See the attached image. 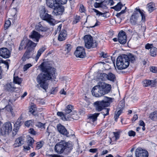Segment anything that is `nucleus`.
<instances>
[{
    "label": "nucleus",
    "instance_id": "1",
    "mask_svg": "<svg viewBox=\"0 0 157 157\" xmlns=\"http://www.w3.org/2000/svg\"><path fill=\"white\" fill-rule=\"evenodd\" d=\"M40 68L42 72L37 76L36 81L40 86L46 91L48 88L49 80L52 76L54 77L55 76L56 70L50 67H44L43 63L40 65Z\"/></svg>",
    "mask_w": 157,
    "mask_h": 157
},
{
    "label": "nucleus",
    "instance_id": "2",
    "mask_svg": "<svg viewBox=\"0 0 157 157\" xmlns=\"http://www.w3.org/2000/svg\"><path fill=\"white\" fill-rule=\"evenodd\" d=\"M47 6L50 8L53 9V14L55 15H60L64 11V8L59 5L56 0H46Z\"/></svg>",
    "mask_w": 157,
    "mask_h": 157
},
{
    "label": "nucleus",
    "instance_id": "3",
    "mask_svg": "<svg viewBox=\"0 0 157 157\" xmlns=\"http://www.w3.org/2000/svg\"><path fill=\"white\" fill-rule=\"evenodd\" d=\"M112 102V99L105 97L104 100L101 101H97L93 103V105L97 111H100L105 107L108 106L110 103Z\"/></svg>",
    "mask_w": 157,
    "mask_h": 157
},
{
    "label": "nucleus",
    "instance_id": "4",
    "mask_svg": "<svg viewBox=\"0 0 157 157\" xmlns=\"http://www.w3.org/2000/svg\"><path fill=\"white\" fill-rule=\"evenodd\" d=\"M127 55H124L118 56L117 59L116 66L117 68L120 70L126 69L129 65V62Z\"/></svg>",
    "mask_w": 157,
    "mask_h": 157
},
{
    "label": "nucleus",
    "instance_id": "5",
    "mask_svg": "<svg viewBox=\"0 0 157 157\" xmlns=\"http://www.w3.org/2000/svg\"><path fill=\"white\" fill-rule=\"evenodd\" d=\"M36 45V43L29 40L26 37H24L21 41L19 49L21 50L24 48H27V50H30L31 48H34Z\"/></svg>",
    "mask_w": 157,
    "mask_h": 157
},
{
    "label": "nucleus",
    "instance_id": "6",
    "mask_svg": "<svg viewBox=\"0 0 157 157\" xmlns=\"http://www.w3.org/2000/svg\"><path fill=\"white\" fill-rule=\"evenodd\" d=\"M136 12H135L132 15L130 18L131 23L133 24H135L137 22L138 18L140 16L141 17L142 21H144L145 19L144 14L139 9L136 8Z\"/></svg>",
    "mask_w": 157,
    "mask_h": 157
},
{
    "label": "nucleus",
    "instance_id": "7",
    "mask_svg": "<svg viewBox=\"0 0 157 157\" xmlns=\"http://www.w3.org/2000/svg\"><path fill=\"white\" fill-rule=\"evenodd\" d=\"M68 144L64 140L57 143L55 147V151L58 154L62 153L67 147H68Z\"/></svg>",
    "mask_w": 157,
    "mask_h": 157
},
{
    "label": "nucleus",
    "instance_id": "8",
    "mask_svg": "<svg viewBox=\"0 0 157 157\" xmlns=\"http://www.w3.org/2000/svg\"><path fill=\"white\" fill-rule=\"evenodd\" d=\"M41 18L44 20L46 21L50 25H54L56 22L55 20L53 18L52 16L47 13L45 9L41 11L40 13Z\"/></svg>",
    "mask_w": 157,
    "mask_h": 157
},
{
    "label": "nucleus",
    "instance_id": "9",
    "mask_svg": "<svg viewBox=\"0 0 157 157\" xmlns=\"http://www.w3.org/2000/svg\"><path fill=\"white\" fill-rule=\"evenodd\" d=\"M84 40L86 47L88 48H95L97 46V43L95 40H93L92 37L90 35L84 36Z\"/></svg>",
    "mask_w": 157,
    "mask_h": 157
},
{
    "label": "nucleus",
    "instance_id": "10",
    "mask_svg": "<svg viewBox=\"0 0 157 157\" xmlns=\"http://www.w3.org/2000/svg\"><path fill=\"white\" fill-rule=\"evenodd\" d=\"M12 124L9 122H7L1 129V133L3 135H8L12 131Z\"/></svg>",
    "mask_w": 157,
    "mask_h": 157
},
{
    "label": "nucleus",
    "instance_id": "11",
    "mask_svg": "<svg viewBox=\"0 0 157 157\" xmlns=\"http://www.w3.org/2000/svg\"><path fill=\"white\" fill-rule=\"evenodd\" d=\"M99 84L104 95L108 93L110 91L111 88L110 85L102 82Z\"/></svg>",
    "mask_w": 157,
    "mask_h": 157
},
{
    "label": "nucleus",
    "instance_id": "12",
    "mask_svg": "<svg viewBox=\"0 0 157 157\" xmlns=\"http://www.w3.org/2000/svg\"><path fill=\"white\" fill-rule=\"evenodd\" d=\"M92 93L93 96L96 97H99L104 95L99 84L93 88L92 90Z\"/></svg>",
    "mask_w": 157,
    "mask_h": 157
},
{
    "label": "nucleus",
    "instance_id": "13",
    "mask_svg": "<svg viewBox=\"0 0 157 157\" xmlns=\"http://www.w3.org/2000/svg\"><path fill=\"white\" fill-rule=\"evenodd\" d=\"M135 155L136 157H148V154L146 150L138 147L135 151Z\"/></svg>",
    "mask_w": 157,
    "mask_h": 157
},
{
    "label": "nucleus",
    "instance_id": "14",
    "mask_svg": "<svg viewBox=\"0 0 157 157\" xmlns=\"http://www.w3.org/2000/svg\"><path fill=\"white\" fill-rule=\"evenodd\" d=\"M76 57L83 58L86 56L84 49L82 47H78L74 53Z\"/></svg>",
    "mask_w": 157,
    "mask_h": 157
},
{
    "label": "nucleus",
    "instance_id": "15",
    "mask_svg": "<svg viewBox=\"0 0 157 157\" xmlns=\"http://www.w3.org/2000/svg\"><path fill=\"white\" fill-rule=\"evenodd\" d=\"M126 36L125 33L121 31L118 34V40L119 42L121 44H124L126 42Z\"/></svg>",
    "mask_w": 157,
    "mask_h": 157
},
{
    "label": "nucleus",
    "instance_id": "16",
    "mask_svg": "<svg viewBox=\"0 0 157 157\" xmlns=\"http://www.w3.org/2000/svg\"><path fill=\"white\" fill-rule=\"evenodd\" d=\"M41 35L37 32L33 31L29 35V37L34 41L38 42Z\"/></svg>",
    "mask_w": 157,
    "mask_h": 157
},
{
    "label": "nucleus",
    "instance_id": "17",
    "mask_svg": "<svg viewBox=\"0 0 157 157\" xmlns=\"http://www.w3.org/2000/svg\"><path fill=\"white\" fill-rule=\"evenodd\" d=\"M10 55V51L6 48H2L0 49V56L4 58L9 57Z\"/></svg>",
    "mask_w": 157,
    "mask_h": 157
},
{
    "label": "nucleus",
    "instance_id": "18",
    "mask_svg": "<svg viewBox=\"0 0 157 157\" xmlns=\"http://www.w3.org/2000/svg\"><path fill=\"white\" fill-rule=\"evenodd\" d=\"M57 128L58 131L60 133L67 136H68L69 133L64 126L60 124H59L57 126Z\"/></svg>",
    "mask_w": 157,
    "mask_h": 157
},
{
    "label": "nucleus",
    "instance_id": "19",
    "mask_svg": "<svg viewBox=\"0 0 157 157\" xmlns=\"http://www.w3.org/2000/svg\"><path fill=\"white\" fill-rule=\"evenodd\" d=\"M24 139L22 137H20L17 138L15 141L14 147H16L21 146L24 144Z\"/></svg>",
    "mask_w": 157,
    "mask_h": 157
},
{
    "label": "nucleus",
    "instance_id": "20",
    "mask_svg": "<svg viewBox=\"0 0 157 157\" xmlns=\"http://www.w3.org/2000/svg\"><path fill=\"white\" fill-rule=\"evenodd\" d=\"M67 34L65 30H63L61 31L58 36V40L59 41L64 40L67 37Z\"/></svg>",
    "mask_w": 157,
    "mask_h": 157
},
{
    "label": "nucleus",
    "instance_id": "21",
    "mask_svg": "<svg viewBox=\"0 0 157 157\" xmlns=\"http://www.w3.org/2000/svg\"><path fill=\"white\" fill-rule=\"evenodd\" d=\"M57 115L59 116L63 121H67L68 120H70L71 118L68 117V116H67V114H64L62 112H58L57 113Z\"/></svg>",
    "mask_w": 157,
    "mask_h": 157
},
{
    "label": "nucleus",
    "instance_id": "22",
    "mask_svg": "<svg viewBox=\"0 0 157 157\" xmlns=\"http://www.w3.org/2000/svg\"><path fill=\"white\" fill-rule=\"evenodd\" d=\"M13 83L11 82L7 83L5 86V88L9 91H15L16 88L13 86Z\"/></svg>",
    "mask_w": 157,
    "mask_h": 157
},
{
    "label": "nucleus",
    "instance_id": "23",
    "mask_svg": "<svg viewBox=\"0 0 157 157\" xmlns=\"http://www.w3.org/2000/svg\"><path fill=\"white\" fill-rule=\"evenodd\" d=\"M73 109V107L71 105H68L66 107L64 111L65 114H67V116H69L70 114H68L72 111Z\"/></svg>",
    "mask_w": 157,
    "mask_h": 157
},
{
    "label": "nucleus",
    "instance_id": "24",
    "mask_svg": "<svg viewBox=\"0 0 157 157\" xmlns=\"http://www.w3.org/2000/svg\"><path fill=\"white\" fill-rule=\"evenodd\" d=\"M22 81V79L18 76H14L13 77V82L14 84L21 86V84Z\"/></svg>",
    "mask_w": 157,
    "mask_h": 157
},
{
    "label": "nucleus",
    "instance_id": "25",
    "mask_svg": "<svg viewBox=\"0 0 157 157\" xmlns=\"http://www.w3.org/2000/svg\"><path fill=\"white\" fill-rule=\"evenodd\" d=\"M150 55L152 57H155L157 55V48L153 47L150 50Z\"/></svg>",
    "mask_w": 157,
    "mask_h": 157
},
{
    "label": "nucleus",
    "instance_id": "26",
    "mask_svg": "<svg viewBox=\"0 0 157 157\" xmlns=\"http://www.w3.org/2000/svg\"><path fill=\"white\" fill-rule=\"evenodd\" d=\"M99 114V113H95L94 114H92L89 117V119L90 121L92 122L96 121L98 117Z\"/></svg>",
    "mask_w": 157,
    "mask_h": 157
},
{
    "label": "nucleus",
    "instance_id": "27",
    "mask_svg": "<svg viewBox=\"0 0 157 157\" xmlns=\"http://www.w3.org/2000/svg\"><path fill=\"white\" fill-rule=\"evenodd\" d=\"M92 10L95 13V15L97 16L98 17L100 16L105 17V13L101 12L94 8L92 9Z\"/></svg>",
    "mask_w": 157,
    "mask_h": 157
},
{
    "label": "nucleus",
    "instance_id": "28",
    "mask_svg": "<svg viewBox=\"0 0 157 157\" xmlns=\"http://www.w3.org/2000/svg\"><path fill=\"white\" fill-rule=\"evenodd\" d=\"M72 48L71 45L70 44H67L64 46V48L63 50V53L65 54H67L71 50Z\"/></svg>",
    "mask_w": 157,
    "mask_h": 157
},
{
    "label": "nucleus",
    "instance_id": "29",
    "mask_svg": "<svg viewBox=\"0 0 157 157\" xmlns=\"http://www.w3.org/2000/svg\"><path fill=\"white\" fill-rule=\"evenodd\" d=\"M45 48L44 47H42L38 50L35 58L36 61L38 60L41 54L45 51Z\"/></svg>",
    "mask_w": 157,
    "mask_h": 157
},
{
    "label": "nucleus",
    "instance_id": "30",
    "mask_svg": "<svg viewBox=\"0 0 157 157\" xmlns=\"http://www.w3.org/2000/svg\"><path fill=\"white\" fill-rule=\"evenodd\" d=\"M154 81L153 80H145L143 81V84L144 86L146 87L150 85H154Z\"/></svg>",
    "mask_w": 157,
    "mask_h": 157
},
{
    "label": "nucleus",
    "instance_id": "31",
    "mask_svg": "<svg viewBox=\"0 0 157 157\" xmlns=\"http://www.w3.org/2000/svg\"><path fill=\"white\" fill-rule=\"evenodd\" d=\"M22 117L21 116L17 119V121L14 124V127L17 128H19L22 122Z\"/></svg>",
    "mask_w": 157,
    "mask_h": 157
},
{
    "label": "nucleus",
    "instance_id": "32",
    "mask_svg": "<svg viewBox=\"0 0 157 157\" xmlns=\"http://www.w3.org/2000/svg\"><path fill=\"white\" fill-rule=\"evenodd\" d=\"M127 57L129 63L130 61L131 63H133L136 60V57L131 53L129 54L128 56L127 55Z\"/></svg>",
    "mask_w": 157,
    "mask_h": 157
},
{
    "label": "nucleus",
    "instance_id": "33",
    "mask_svg": "<svg viewBox=\"0 0 157 157\" xmlns=\"http://www.w3.org/2000/svg\"><path fill=\"white\" fill-rule=\"evenodd\" d=\"M107 80L112 82H114L115 80L116 77L114 74L111 73H109L107 74Z\"/></svg>",
    "mask_w": 157,
    "mask_h": 157
},
{
    "label": "nucleus",
    "instance_id": "34",
    "mask_svg": "<svg viewBox=\"0 0 157 157\" xmlns=\"http://www.w3.org/2000/svg\"><path fill=\"white\" fill-rule=\"evenodd\" d=\"M36 29L37 31L41 32L46 31L47 30V28L43 27L40 24H39L36 26Z\"/></svg>",
    "mask_w": 157,
    "mask_h": 157
},
{
    "label": "nucleus",
    "instance_id": "35",
    "mask_svg": "<svg viewBox=\"0 0 157 157\" xmlns=\"http://www.w3.org/2000/svg\"><path fill=\"white\" fill-rule=\"evenodd\" d=\"M36 110V105H31L29 108V111L33 115H35V112Z\"/></svg>",
    "mask_w": 157,
    "mask_h": 157
},
{
    "label": "nucleus",
    "instance_id": "36",
    "mask_svg": "<svg viewBox=\"0 0 157 157\" xmlns=\"http://www.w3.org/2000/svg\"><path fill=\"white\" fill-rule=\"evenodd\" d=\"M107 74L105 73L100 74L98 76V79L102 81L107 80Z\"/></svg>",
    "mask_w": 157,
    "mask_h": 157
},
{
    "label": "nucleus",
    "instance_id": "37",
    "mask_svg": "<svg viewBox=\"0 0 157 157\" xmlns=\"http://www.w3.org/2000/svg\"><path fill=\"white\" fill-rule=\"evenodd\" d=\"M150 117L151 119L156 121L157 120V112H154L151 113L150 115Z\"/></svg>",
    "mask_w": 157,
    "mask_h": 157
},
{
    "label": "nucleus",
    "instance_id": "38",
    "mask_svg": "<svg viewBox=\"0 0 157 157\" xmlns=\"http://www.w3.org/2000/svg\"><path fill=\"white\" fill-rule=\"evenodd\" d=\"M154 5L152 3H150L148 4V9L150 13L154 9Z\"/></svg>",
    "mask_w": 157,
    "mask_h": 157
},
{
    "label": "nucleus",
    "instance_id": "39",
    "mask_svg": "<svg viewBox=\"0 0 157 157\" xmlns=\"http://www.w3.org/2000/svg\"><path fill=\"white\" fill-rule=\"evenodd\" d=\"M69 117L71 118L70 120H71V119L77 120L79 118V116L78 115L77 113L76 112H75L74 113L71 114H71H70Z\"/></svg>",
    "mask_w": 157,
    "mask_h": 157
},
{
    "label": "nucleus",
    "instance_id": "40",
    "mask_svg": "<svg viewBox=\"0 0 157 157\" xmlns=\"http://www.w3.org/2000/svg\"><path fill=\"white\" fill-rule=\"evenodd\" d=\"M33 48H31L30 50H28L24 55V56L27 58H29L31 57L30 51L32 50Z\"/></svg>",
    "mask_w": 157,
    "mask_h": 157
},
{
    "label": "nucleus",
    "instance_id": "41",
    "mask_svg": "<svg viewBox=\"0 0 157 157\" xmlns=\"http://www.w3.org/2000/svg\"><path fill=\"white\" fill-rule=\"evenodd\" d=\"M23 150L24 151L27 152V151L29 150L31 148V147L28 144H25L23 146Z\"/></svg>",
    "mask_w": 157,
    "mask_h": 157
},
{
    "label": "nucleus",
    "instance_id": "42",
    "mask_svg": "<svg viewBox=\"0 0 157 157\" xmlns=\"http://www.w3.org/2000/svg\"><path fill=\"white\" fill-rule=\"evenodd\" d=\"M5 108L6 110L8 112H11L12 114L13 113V109L11 105L9 104L7 105H6Z\"/></svg>",
    "mask_w": 157,
    "mask_h": 157
},
{
    "label": "nucleus",
    "instance_id": "43",
    "mask_svg": "<svg viewBox=\"0 0 157 157\" xmlns=\"http://www.w3.org/2000/svg\"><path fill=\"white\" fill-rule=\"evenodd\" d=\"M109 109L108 108H104L103 111L101 112V113L103 114L105 117V116L109 114Z\"/></svg>",
    "mask_w": 157,
    "mask_h": 157
},
{
    "label": "nucleus",
    "instance_id": "44",
    "mask_svg": "<svg viewBox=\"0 0 157 157\" xmlns=\"http://www.w3.org/2000/svg\"><path fill=\"white\" fill-rule=\"evenodd\" d=\"M10 61L9 60H7L6 61H4L2 60V59L0 58V63H3L5 64V67H6L7 69L8 70L9 68V63L7 62V61Z\"/></svg>",
    "mask_w": 157,
    "mask_h": 157
},
{
    "label": "nucleus",
    "instance_id": "45",
    "mask_svg": "<svg viewBox=\"0 0 157 157\" xmlns=\"http://www.w3.org/2000/svg\"><path fill=\"white\" fill-rule=\"evenodd\" d=\"M122 6L120 3H118L117 5L114 6L113 8L117 11H119L121 10Z\"/></svg>",
    "mask_w": 157,
    "mask_h": 157
},
{
    "label": "nucleus",
    "instance_id": "46",
    "mask_svg": "<svg viewBox=\"0 0 157 157\" xmlns=\"http://www.w3.org/2000/svg\"><path fill=\"white\" fill-rule=\"evenodd\" d=\"M95 2L94 4V6L95 8L102 7L103 2Z\"/></svg>",
    "mask_w": 157,
    "mask_h": 157
},
{
    "label": "nucleus",
    "instance_id": "47",
    "mask_svg": "<svg viewBox=\"0 0 157 157\" xmlns=\"http://www.w3.org/2000/svg\"><path fill=\"white\" fill-rule=\"evenodd\" d=\"M33 121L32 120H28L25 122V125L27 127H29L30 125L32 124Z\"/></svg>",
    "mask_w": 157,
    "mask_h": 157
},
{
    "label": "nucleus",
    "instance_id": "48",
    "mask_svg": "<svg viewBox=\"0 0 157 157\" xmlns=\"http://www.w3.org/2000/svg\"><path fill=\"white\" fill-rule=\"evenodd\" d=\"M32 65L30 63H28L25 65L23 67V70L24 71H27L29 67L32 66Z\"/></svg>",
    "mask_w": 157,
    "mask_h": 157
},
{
    "label": "nucleus",
    "instance_id": "49",
    "mask_svg": "<svg viewBox=\"0 0 157 157\" xmlns=\"http://www.w3.org/2000/svg\"><path fill=\"white\" fill-rule=\"evenodd\" d=\"M34 140L32 138H30L28 140V142L27 144H29L31 147H33V144L34 142Z\"/></svg>",
    "mask_w": 157,
    "mask_h": 157
},
{
    "label": "nucleus",
    "instance_id": "50",
    "mask_svg": "<svg viewBox=\"0 0 157 157\" xmlns=\"http://www.w3.org/2000/svg\"><path fill=\"white\" fill-rule=\"evenodd\" d=\"M11 22L10 20H6L5 24V27L6 29L8 28L11 25Z\"/></svg>",
    "mask_w": 157,
    "mask_h": 157
},
{
    "label": "nucleus",
    "instance_id": "51",
    "mask_svg": "<svg viewBox=\"0 0 157 157\" xmlns=\"http://www.w3.org/2000/svg\"><path fill=\"white\" fill-rule=\"evenodd\" d=\"M154 46L152 44L147 43L145 46V48L147 50H149V49L150 50Z\"/></svg>",
    "mask_w": 157,
    "mask_h": 157
},
{
    "label": "nucleus",
    "instance_id": "52",
    "mask_svg": "<svg viewBox=\"0 0 157 157\" xmlns=\"http://www.w3.org/2000/svg\"><path fill=\"white\" fill-rule=\"evenodd\" d=\"M124 106V100H122L119 103V107L120 109H122Z\"/></svg>",
    "mask_w": 157,
    "mask_h": 157
},
{
    "label": "nucleus",
    "instance_id": "53",
    "mask_svg": "<svg viewBox=\"0 0 157 157\" xmlns=\"http://www.w3.org/2000/svg\"><path fill=\"white\" fill-rule=\"evenodd\" d=\"M139 125L140 126H142V129L143 131H144L145 130V124L144 122L142 121H139Z\"/></svg>",
    "mask_w": 157,
    "mask_h": 157
},
{
    "label": "nucleus",
    "instance_id": "54",
    "mask_svg": "<svg viewBox=\"0 0 157 157\" xmlns=\"http://www.w3.org/2000/svg\"><path fill=\"white\" fill-rule=\"evenodd\" d=\"M44 125L45 124H42L40 122H38L36 124V125L39 128H45Z\"/></svg>",
    "mask_w": 157,
    "mask_h": 157
},
{
    "label": "nucleus",
    "instance_id": "55",
    "mask_svg": "<svg viewBox=\"0 0 157 157\" xmlns=\"http://www.w3.org/2000/svg\"><path fill=\"white\" fill-rule=\"evenodd\" d=\"M150 71L154 73L157 72V68L155 67H152L150 68Z\"/></svg>",
    "mask_w": 157,
    "mask_h": 157
},
{
    "label": "nucleus",
    "instance_id": "56",
    "mask_svg": "<svg viewBox=\"0 0 157 157\" xmlns=\"http://www.w3.org/2000/svg\"><path fill=\"white\" fill-rule=\"evenodd\" d=\"M56 1L59 4H64L66 3L67 0H56Z\"/></svg>",
    "mask_w": 157,
    "mask_h": 157
},
{
    "label": "nucleus",
    "instance_id": "57",
    "mask_svg": "<svg viewBox=\"0 0 157 157\" xmlns=\"http://www.w3.org/2000/svg\"><path fill=\"white\" fill-rule=\"evenodd\" d=\"M128 134L130 136H134L135 135V132L132 130H130L128 132Z\"/></svg>",
    "mask_w": 157,
    "mask_h": 157
},
{
    "label": "nucleus",
    "instance_id": "58",
    "mask_svg": "<svg viewBox=\"0 0 157 157\" xmlns=\"http://www.w3.org/2000/svg\"><path fill=\"white\" fill-rule=\"evenodd\" d=\"M80 17L79 16H76L75 19L74 20L73 22L74 24L77 23L80 20Z\"/></svg>",
    "mask_w": 157,
    "mask_h": 157
},
{
    "label": "nucleus",
    "instance_id": "59",
    "mask_svg": "<svg viewBox=\"0 0 157 157\" xmlns=\"http://www.w3.org/2000/svg\"><path fill=\"white\" fill-rule=\"evenodd\" d=\"M100 56L101 57H102L103 58H107L108 56L107 54L106 53H105L104 52H101L100 53Z\"/></svg>",
    "mask_w": 157,
    "mask_h": 157
},
{
    "label": "nucleus",
    "instance_id": "60",
    "mask_svg": "<svg viewBox=\"0 0 157 157\" xmlns=\"http://www.w3.org/2000/svg\"><path fill=\"white\" fill-rule=\"evenodd\" d=\"M29 132L33 135H35L36 134V132L32 128H31L29 129Z\"/></svg>",
    "mask_w": 157,
    "mask_h": 157
},
{
    "label": "nucleus",
    "instance_id": "61",
    "mask_svg": "<svg viewBox=\"0 0 157 157\" xmlns=\"http://www.w3.org/2000/svg\"><path fill=\"white\" fill-rule=\"evenodd\" d=\"M42 146L41 143L40 142H38L37 143V145L36 146V149L37 150L39 149Z\"/></svg>",
    "mask_w": 157,
    "mask_h": 157
},
{
    "label": "nucleus",
    "instance_id": "62",
    "mask_svg": "<svg viewBox=\"0 0 157 157\" xmlns=\"http://www.w3.org/2000/svg\"><path fill=\"white\" fill-rule=\"evenodd\" d=\"M48 156L51 157H64L62 155H57L54 154V155H50L48 154Z\"/></svg>",
    "mask_w": 157,
    "mask_h": 157
},
{
    "label": "nucleus",
    "instance_id": "63",
    "mask_svg": "<svg viewBox=\"0 0 157 157\" xmlns=\"http://www.w3.org/2000/svg\"><path fill=\"white\" fill-rule=\"evenodd\" d=\"M114 135L116 138V140H117L119 138L120 136L119 133L118 132H115L114 133Z\"/></svg>",
    "mask_w": 157,
    "mask_h": 157
},
{
    "label": "nucleus",
    "instance_id": "64",
    "mask_svg": "<svg viewBox=\"0 0 157 157\" xmlns=\"http://www.w3.org/2000/svg\"><path fill=\"white\" fill-rule=\"evenodd\" d=\"M98 151V149L97 148H91L89 150V151L90 152L95 153Z\"/></svg>",
    "mask_w": 157,
    "mask_h": 157
}]
</instances>
